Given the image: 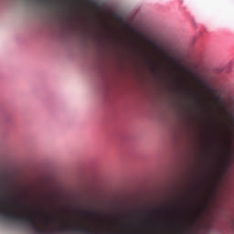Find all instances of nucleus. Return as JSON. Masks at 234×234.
I'll return each instance as SVG.
<instances>
[{"mask_svg":"<svg viewBox=\"0 0 234 234\" xmlns=\"http://www.w3.org/2000/svg\"><path fill=\"white\" fill-rule=\"evenodd\" d=\"M227 113L230 118V128L228 131L229 137L222 163L224 171H228V169L234 165V95L228 97Z\"/></svg>","mask_w":234,"mask_h":234,"instance_id":"f257e3e1","label":"nucleus"},{"mask_svg":"<svg viewBox=\"0 0 234 234\" xmlns=\"http://www.w3.org/2000/svg\"><path fill=\"white\" fill-rule=\"evenodd\" d=\"M84 215L90 218H96V217H100V213L93 210H86L84 211Z\"/></svg>","mask_w":234,"mask_h":234,"instance_id":"f03ea898","label":"nucleus"},{"mask_svg":"<svg viewBox=\"0 0 234 234\" xmlns=\"http://www.w3.org/2000/svg\"><path fill=\"white\" fill-rule=\"evenodd\" d=\"M153 213H154V215H157V217H162V209H160V208H155V209H154V210H153Z\"/></svg>","mask_w":234,"mask_h":234,"instance_id":"7ed1b4c3","label":"nucleus"},{"mask_svg":"<svg viewBox=\"0 0 234 234\" xmlns=\"http://www.w3.org/2000/svg\"><path fill=\"white\" fill-rule=\"evenodd\" d=\"M6 189V186L5 185V181L0 182V191H5Z\"/></svg>","mask_w":234,"mask_h":234,"instance_id":"20e7f679","label":"nucleus"},{"mask_svg":"<svg viewBox=\"0 0 234 234\" xmlns=\"http://www.w3.org/2000/svg\"><path fill=\"white\" fill-rule=\"evenodd\" d=\"M214 98L218 103H222V97L216 95Z\"/></svg>","mask_w":234,"mask_h":234,"instance_id":"39448f33","label":"nucleus"},{"mask_svg":"<svg viewBox=\"0 0 234 234\" xmlns=\"http://www.w3.org/2000/svg\"><path fill=\"white\" fill-rule=\"evenodd\" d=\"M186 212H187V210L186 208H181L179 210V214L181 215V217H184V215H186Z\"/></svg>","mask_w":234,"mask_h":234,"instance_id":"423d86ee","label":"nucleus"},{"mask_svg":"<svg viewBox=\"0 0 234 234\" xmlns=\"http://www.w3.org/2000/svg\"><path fill=\"white\" fill-rule=\"evenodd\" d=\"M166 56L169 58V59H171V61H175V58H173V57H171L169 55H166Z\"/></svg>","mask_w":234,"mask_h":234,"instance_id":"0eeeda50","label":"nucleus"},{"mask_svg":"<svg viewBox=\"0 0 234 234\" xmlns=\"http://www.w3.org/2000/svg\"><path fill=\"white\" fill-rule=\"evenodd\" d=\"M136 34H137V36H141V37H144V35H142V33L137 31Z\"/></svg>","mask_w":234,"mask_h":234,"instance_id":"6e6552de","label":"nucleus"},{"mask_svg":"<svg viewBox=\"0 0 234 234\" xmlns=\"http://www.w3.org/2000/svg\"><path fill=\"white\" fill-rule=\"evenodd\" d=\"M5 200V197H0V201L3 202Z\"/></svg>","mask_w":234,"mask_h":234,"instance_id":"1a4fd4ad","label":"nucleus"},{"mask_svg":"<svg viewBox=\"0 0 234 234\" xmlns=\"http://www.w3.org/2000/svg\"><path fill=\"white\" fill-rule=\"evenodd\" d=\"M197 103H200V100L197 99Z\"/></svg>","mask_w":234,"mask_h":234,"instance_id":"9d476101","label":"nucleus"}]
</instances>
